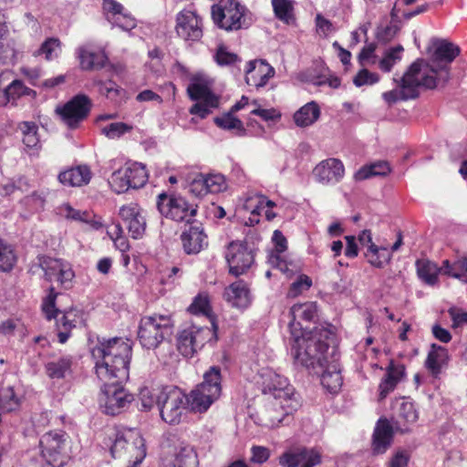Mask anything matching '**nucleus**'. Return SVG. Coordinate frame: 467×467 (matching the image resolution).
<instances>
[{"label":"nucleus","instance_id":"1","mask_svg":"<svg viewBox=\"0 0 467 467\" xmlns=\"http://www.w3.org/2000/svg\"><path fill=\"white\" fill-rule=\"evenodd\" d=\"M91 355L96 375L102 383L99 406L106 414H119L133 400L132 394L122 387L130 376L132 343L122 337L99 340Z\"/></svg>","mask_w":467,"mask_h":467},{"label":"nucleus","instance_id":"2","mask_svg":"<svg viewBox=\"0 0 467 467\" xmlns=\"http://www.w3.org/2000/svg\"><path fill=\"white\" fill-rule=\"evenodd\" d=\"M333 337L331 329L314 327L297 335L294 333L292 355L296 361L311 370L324 368L325 363L330 360L329 340Z\"/></svg>","mask_w":467,"mask_h":467},{"label":"nucleus","instance_id":"3","mask_svg":"<svg viewBox=\"0 0 467 467\" xmlns=\"http://www.w3.org/2000/svg\"><path fill=\"white\" fill-rule=\"evenodd\" d=\"M115 459L127 462V467H136L146 456V446L136 429L111 430L105 442Z\"/></svg>","mask_w":467,"mask_h":467},{"label":"nucleus","instance_id":"4","mask_svg":"<svg viewBox=\"0 0 467 467\" xmlns=\"http://www.w3.org/2000/svg\"><path fill=\"white\" fill-rule=\"evenodd\" d=\"M432 53L430 63L423 65L422 60H417L420 65V72L431 75L434 80V88L439 84H445L450 79L451 62L460 55V47L445 39L432 41Z\"/></svg>","mask_w":467,"mask_h":467},{"label":"nucleus","instance_id":"5","mask_svg":"<svg viewBox=\"0 0 467 467\" xmlns=\"http://www.w3.org/2000/svg\"><path fill=\"white\" fill-rule=\"evenodd\" d=\"M212 18L219 28L225 31H237L248 28L252 15L238 0H220L212 6Z\"/></svg>","mask_w":467,"mask_h":467},{"label":"nucleus","instance_id":"6","mask_svg":"<svg viewBox=\"0 0 467 467\" xmlns=\"http://www.w3.org/2000/svg\"><path fill=\"white\" fill-rule=\"evenodd\" d=\"M399 87L400 89H392L382 94L388 105L390 106L399 100L417 98L420 88H434V80L431 75L420 72V63L414 62L400 78Z\"/></svg>","mask_w":467,"mask_h":467},{"label":"nucleus","instance_id":"7","mask_svg":"<svg viewBox=\"0 0 467 467\" xmlns=\"http://www.w3.org/2000/svg\"><path fill=\"white\" fill-rule=\"evenodd\" d=\"M258 376L257 383L264 394L272 396L275 400H284L288 412L297 410L299 401L287 378L270 368H263Z\"/></svg>","mask_w":467,"mask_h":467},{"label":"nucleus","instance_id":"8","mask_svg":"<svg viewBox=\"0 0 467 467\" xmlns=\"http://www.w3.org/2000/svg\"><path fill=\"white\" fill-rule=\"evenodd\" d=\"M174 321L171 315H152L140 319L138 338L141 346L151 349L173 334Z\"/></svg>","mask_w":467,"mask_h":467},{"label":"nucleus","instance_id":"9","mask_svg":"<svg viewBox=\"0 0 467 467\" xmlns=\"http://www.w3.org/2000/svg\"><path fill=\"white\" fill-rule=\"evenodd\" d=\"M59 293L53 286L48 288L47 295L43 298L41 309L47 320L57 319V337L60 343H65L70 337V331L76 327L80 319L79 311L75 308L60 311L56 306V299Z\"/></svg>","mask_w":467,"mask_h":467},{"label":"nucleus","instance_id":"10","mask_svg":"<svg viewBox=\"0 0 467 467\" xmlns=\"http://www.w3.org/2000/svg\"><path fill=\"white\" fill-rule=\"evenodd\" d=\"M157 208L165 217L176 222L191 223L197 213V206L181 195L161 193L158 196Z\"/></svg>","mask_w":467,"mask_h":467},{"label":"nucleus","instance_id":"11","mask_svg":"<svg viewBox=\"0 0 467 467\" xmlns=\"http://www.w3.org/2000/svg\"><path fill=\"white\" fill-rule=\"evenodd\" d=\"M185 395L177 388L163 389L159 392L157 406L161 419L169 424L181 421L186 407Z\"/></svg>","mask_w":467,"mask_h":467},{"label":"nucleus","instance_id":"12","mask_svg":"<svg viewBox=\"0 0 467 467\" xmlns=\"http://www.w3.org/2000/svg\"><path fill=\"white\" fill-rule=\"evenodd\" d=\"M68 435L64 431H52L45 433L39 441L41 453L47 463L62 465L66 455Z\"/></svg>","mask_w":467,"mask_h":467},{"label":"nucleus","instance_id":"13","mask_svg":"<svg viewBox=\"0 0 467 467\" xmlns=\"http://www.w3.org/2000/svg\"><path fill=\"white\" fill-rule=\"evenodd\" d=\"M37 260L47 281H57L63 289L73 286L75 273L69 263L47 256H39Z\"/></svg>","mask_w":467,"mask_h":467},{"label":"nucleus","instance_id":"14","mask_svg":"<svg viewBox=\"0 0 467 467\" xmlns=\"http://www.w3.org/2000/svg\"><path fill=\"white\" fill-rule=\"evenodd\" d=\"M230 274L239 276L245 274L254 265V254L246 243L232 242L225 252Z\"/></svg>","mask_w":467,"mask_h":467},{"label":"nucleus","instance_id":"15","mask_svg":"<svg viewBox=\"0 0 467 467\" xmlns=\"http://www.w3.org/2000/svg\"><path fill=\"white\" fill-rule=\"evenodd\" d=\"M209 336L210 330L208 327L195 325L186 326L178 334V350L184 357H192L198 349L204 346Z\"/></svg>","mask_w":467,"mask_h":467},{"label":"nucleus","instance_id":"16","mask_svg":"<svg viewBox=\"0 0 467 467\" xmlns=\"http://www.w3.org/2000/svg\"><path fill=\"white\" fill-rule=\"evenodd\" d=\"M192 100H197L190 109V113L205 119L213 109L219 106V97L204 84L195 82L189 85L187 88Z\"/></svg>","mask_w":467,"mask_h":467},{"label":"nucleus","instance_id":"17","mask_svg":"<svg viewBox=\"0 0 467 467\" xmlns=\"http://www.w3.org/2000/svg\"><path fill=\"white\" fill-rule=\"evenodd\" d=\"M91 109V100L86 95H77L62 107H57L56 112L70 128H76L85 119Z\"/></svg>","mask_w":467,"mask_h":467},{"label":"nucleus","instance_id":"18","mask_svg":"<svg viewBox=\"0 0 467 467\" xmlns=\"http://www.w3.org/2000/svg\"><path fill=\"white\" fill-rule=\"evenodd\" d=\"M175 30L186 43L197 42L202 37V19L195 12L184 9L176 16Z\"/></svg>","mask_w":467,"mask_h":467},{"label":"nucleus","instance_id":"19","mask_svg":"<svg viewBox=\"0 0 467 467\" xmlns=\"http://www.w3.org/2000/svg\"><path fill=\"white\" fill-rule=\"evenodd\" d=\"M119 215L133 239H140L144 235L147 225L144 211L137 203L123 205Z\"/></svg>","mask_w":467,"mask_h":467},{"label":"nucleus","instance_id":"20","mask_svg":"<svg viewBox=\"0 0 467 467\" xmlns=\"http://www.w3.org/2000/svg\"><path fill=\"white\" fill-rule=\"evenodd\" d=\"M338 360L339 357L336 349L332 348L330 360L325 363L324 368L312 370L314 373L320 375L321 384L331 393L337 392L343 382Z\"/></svg>","mask_w":467,"mask_h":467},{"label":"nucleus","instance_id":"21","mask_svg":"<svg viewBox=\"0 0 467 467\" xmlns=\"http://www.w3.org/2000/svg\"><path fill=\"white\" fill-rule=\"evenodd\" d=\"M345 175L343 162L337 158H328L320 161L313 170V176L317 182L322 184H336Z\"/></svg>","mask_w":467,"mask_h":467},{"label":"nucleus","instance_id":"22","mask_svg":"<svg viewBox=\"0 0 467 467\" xmlns=\"http://www.w3.org/2000/svg\"><path fill=\"white\" fill-rule=\"evenodd\" d=\"M320 462V453L314 449L307 448L286 451L279 458V464L282 467H314Z\"/></svg>","mask_w":467,"mask_h":467},{"label":"nucleus","instance_id":"23","mask_svg":"<svg viewBox=\"0 0 467 467\" xmlns=\"http://www.w3.org/2000/svg\"><path fill=\"white\" fill-rule=\"evenodd\" d=\"M274 75L275 68L265 60L256 59L247 63L245 81L250 87L263 88Z\"/></svg>","mask_w":467,"mask_h":467},{"label":"nucleus","instance_id":"24","mask_svg":"<svg viewBox=\"0 0 467 467\" xmlns=\"http://www.w3.org/2000/svg\"><path fill=\"white\" fill-rule=\"evenodd\" d=\"M103 9L107 20L124 31L136 27V20L130 14L124 11L123 5L116 0H103Z\"/></svg>","mask_w":467,"mask_h":467},{"label":"nucleus","instance_id":"25","mask_svg":"<svg viewBox=\"0 0 467 467\" xmlns=\"http://www.w3.org/2000/svg\"><path fill=\"white\" fill-rule=\"evenodd\" d=\"M187 254H197L208 245L207 235L201 223L192 224L181 235Z\"/></svg>","mask_w":467,"mask_h":467},{"label":"nucleus","instance_id":"26","mask_svg":"<svg viewBox=\"0 0 467 467\" xmlns=\"http://www.w3.org/2000/svg\"><path fill=\"white\" fill-rule=\"evenodd\" d=\"M290 315L292 317V320L289 323V327L293 337L294 333L301 335L304 330L307 331L306 328L302 327L300 321H315L317 316V306L314 302L296 304L291 307Z\"/></svg>","mask_w":467,"mask_h":467},{"label":"nucleus","instance_id":"27","mask_svg":"<svg viewBox=\"0 0 467 467\" xmlns=\"http://www.w3.org/2000/svg\"><path fill=\"white\" fill-rule=\"evenodd\" d=\"M223 297L233 307L238 309L247 308L252 302L248 285L243 280H238L227 286Z\"/></svg>","mask_w":467,"mask_h":467},{"label":"nucleus","instance_id":"28","mask_svg":"<svg viewBox=\"0 0 467 467\" xmlns=\"http://www.w3.org/2000/svg\"><path fill=\"white\" fill-rule=\"evenodd\" d=\"M419 418L415 405L405 399L399 402L398 410L395 416V430L401 433L408 432L410 425L414 424Z\"/></svg>","mask_w":467,"mask_h":467},{"label":"nucleus","instance_id":"29","mask_svg":"<svg viewBox=\"0 0 467 467\" xmlns=\"http://www.w3.org/2000/svg\"><path fill=\"white\" fill-rule=\"evenodd\" d=\"M76 55L83 70L100 69L105 67L108 61V57L104 51L91 50L87 45L78 47Z\"/></svg>","mask_w":467,"mask_h":467},{"label":"nucleus","instance_id":"30","mask_svg":"<svg viewBox=\"0 0 467 467\" xmlns=\"http://www.w3.org/2000/svg\"><path fill=\"white\" fill-rule=\"evenodd\" d=\"M57 179L65 186L81 187L89 182L91 171L87 165H78L61 171Z\"/></svg>","mask_w":467,"mask_h":467},{"label":"nucleus","instance_id":"31","mask_svg":"<svg viewBox=\"0 0 467 467\" xmlns=\"http://www.w3.org/2000/svg\"><path fill=\"white\" fill-rule=\"evenodd\" d=\"M405 374V368L403 365L395 364L394 361H390L389 365L386 368L385 377L379 383V400H384L391 391H393L401 380Z\"/></svg>","mask_w":467,"mask_h":467},{"label":"nucleus","instance_id":"32","mask_svg":"<svg viewBox=\"0 0 467 467\" xmlns=\"http://www.w3.org/2000/svg\"><path fill=\"white\" fill-rule=\"evenodd\" d=\"M185 400L192 411L203 413L219 399L197 386L189 395H185Z\"/></svg>","mask_w":467,"mask_h":467},{"label":"nucleus","instance_id":"33","mask_svg":"<svg viewBox=\"0 0 467 467\" xmlns=\"http://www.w3.org/2000/svg\"><path fill=\"white\" fill-rule=\"evenodd\" d=\"M448 360L449 354L447 348L433 343L431 345L425 366L432 376L437 377L441 373V368L447 365Z\"/></svg>","mask_w":467,"mask_h":467},{"label":"nucleus","instance_id":"34","mask_svg":"<svg viewBox=\"0 0 467 467\" xmlns=\"http://www.w3.org/2000/svg\"><path fill=\"white\" fill-rule=\"evenodd\" d=\"M272 239L275 244V250L270 254L268 263L273 267L279 269L282 273L288 274V264L281 255V254L286 250L287 241L279 230H275L274 232Z\"/></svg>","mask_w":467,"mask_h":467},{"label":"nucleus","instance_id":"35","mask_svg":"<svg viewBox=\"0 0 467 467\" xmlns=\"http://www.w3.org/2000/svg\"><path fill=\"white\" fill-rule=\"evenodd\" d=\"M394 428L395 425L392 426L387 420L378 421L373 435V446L377 453L384 452L389 446Z\"/></svg>","mask_w":467,"mask_h":467},{"label":"nucleus","instance_id":"36","mask_svg":"<svg viewBox=\"0 0 467 467\" xmlns=\"http://www.w3.org/2000/svg\"><path fill=\"white\" fill-rule=\"evenodd\" d=\"M73 360L71 357L54 358L45 365L47 377L51 379H62L71 375Z\"/></svg>","mask_w":467,"mask_h":467},{"label":"nucleus","instance_id":"37","mask_svg":"<svg viewBox=\"0 0 467 467\" xmlns=\"http://www.w3.org/2000/svg\"><path fill=\"white\" fill-rule=\"evenodd\" d=\"M284 400H275L267 410L268 427L275 428L281 424H288L294 411L288 412Z\"/></svg>","mask_w":467,"mask_h":467},{"label":"nucleus","instance_id":"38","mask_svg":"<svg viewBox=\"0 0 467 467\" xmlns=\"http://www.w3.org/2000/svg\"><path fill=\"white\" fill-rule=\"evenodd\" d=\"M198 386L219 399L222 394L221 368L217 366L211 367L204 373L203 381Z\"/></svg>","mask_w":467,"mask_h":467},{"label":"nucleus","instance_id":"39","mask_svg":"<svg viewBox=\"0 0 467 467\" xmlns=\"http://www.w3.org/2000/svg\"><path fill=\"white\" fill-rule=\"evenodd\" d=\"M320 116V109L315 101L301 107L295 114L294 120L299 127H307L315 123Z\"/></svg>","mask_w":467,"mask_h":467},{"label":"nucleus","instance_id":"40","mask_svg":"<svg viewBox=\"0 0 467 467\" xmlns=\"http://www.w3.org/2000/svg\"><path fill=\"white\" fill-rule=\"evenodd\" d=\"M417 274L420 280L429 285H434L438 283V275L441 273V266L439 267L435 263L420 259L416 262Z\"/></svg>","mask_w":467,"mask_h":467},{"label":"nucleus","instance_id":"41","mask_svg":"<svg viewBox=\"0 0 467 467\" xmlns=\"http://www.w3.org/2000/svg\"><path fill=\"white\" fill-rule=\"evenodd\" d=\"M441 274L467 284V257L459 258L453 263L444 260L441 265Z\"/></svg>","mask_w":467,"mask_h":467},{"label":"nucleus","instance_id":"42","mask_svg":"<svg viewBox=\"0 0 467 467\" xmlns=\"http://www.w3.org/2000/svg\"><path fill=\"white\" fill-rule=\"evenodd\" d=\"M390 171L391 169L389 162L379 161L361 167L356 171L354 178L356 181H364L374 176H385L389 174Z\"/></svg>","mask_w":467,"mask_h":467},{"label":"nucleus","instance_id":"43","mask_svg":"<svg viewBox=\"0 0 467 467\" xmlns=\"http://www.w3.org/2000/svg\"><path fill=\"white\" fill-rule=\"evenodd\" d=\"M365 256L368 262L377 268H383L391 260V253L389 248L376 244H371L370 247L367 249Z\"/></svg>","mask_w":467,"mask_h":467},{"label":"nucleus","instance_id":"44","mask_svg":"<svg viewBox=\"0 0 467 467\" xmlns=\"http://www.w3.org/2000/svg\"><path fill=\"white\" fill-rule=\"evenodd\" d=\"M129 182L133 189L143 187L148 181V173L144 165L139 162L125 165Z\"/></svg>","mask_w":467,"mask_h":467},{"label":"nucleus","instance_id":"45","mask_svg":"<svg viewBox=\"0 0 467 467\" xmlns=\"http://www.w3.org/2000/svg\"><path fill=\"white\" fill-rule=\"evenodd\" d=\"M403 50L400 45L387 48L378 62L379 68L383 72L391 71L393 67L401 60Z\"/></svg>","mask_w":467,"mask_h":467},{"label":"nucleus","instance_id":"46","mask_svg":"<svg viewBox=\"0 0 467 467\" xmlns=\"http://www.w3.org/2000/svg\"><path fill=\"white\" fill-rule=\"evenodd\" d=\"M22 132V141L26 148L37 149L40 143L38 127L35 122L24 121L19 124Z\"/></svg>","mask_w":467,"mask_h":467},{"label":"nucleus","instance_id":"47","mask_svg":"<svg viewBox=\"0 0 467 467\" xmlns=\"http://www.w3.org/2000/svg\"><path fill=\"white\" fill-rule=\"evenodd\" d=\"M93 85L99 88V92L101 95L106 96L109 99L116 103L120 101L124 94V90L111 80L103 81L101 79L95 78L93 80Z\"/></svg>","mask_w":467,"mask_h":467},{"label":"nucleus","instance_id":"48","mask_svg":"<svg viewBox=\"0 0 467 467\" xmlns=\"http://www.w3.org/2000/svg\"><path fill=\"white\" fill-rule=\"evenodd\" d=\"M4 94L7 101H15L22 96H35L36 92L24 85L21 80H13L5 89Z\"/></svg>","mask_w":467,"mask_h":467},{"label":"nucleus","instance_id":"49","mask_svg":"<svg viewBox=\"0 0 467 467\" xmlns=\"http://www.w3.org/2000/svg\"><path fill=\"white\" fill-rule=\"evenodd\" d=\"M16 263V255L13 247L0 239V271L8 272Z\"/></svg>","mask_w":467,"mask_h":467},{"label":"nucleus","instance_id":"50","mask_svg":"<svg viewBox=\"0 0 467 467\" xmlns=\"http://www.w3.org/2000/svg\"><path fill=\"white\" fill-rule=\"evenodd\" d=\"M234 112L230 110L228 113L223 114L221 117H216L214 119L215 124L228 130H235L238 135L244 133V128L243 122L234 116Z\"/></svg>","mask_w":467,"mask_h":467},{"label":"nucleus","instance_id":"51","mask_svg":"<svg viewBox=\"0 0 467 467\" xmlns=\"http://www.w3.org/2000/svg\"><path fill=\"white\" fill-rule=\"evenodd\" d=\"M272 5L279 20L286 24L294 21V7L291 0H272Z\"/></svg>","mask_w":467,"mask_h":467},{"label":"nucleus","instance_id":"52","mask_svg":"<svg viewBox=\"0 0 467 467\" xmlns=\"http://www.w3.org/2000/svg\"><path fill=\"white\" fill-rule=\"evenodd\" d=\"M19 407V398L12 387H3L0 390V409L5 412L16 410Z\"/></svg>","mask_w":467,"mask_h":467},{"label":"nucleus","instance_id":"53","mask_svg":"<svg viewBox=\"0 0 467 467\" xmlns=\"http://www.w3.org/2000/svg\"><path fill=\"white\" fill-rule=\"evenodd\" d=\"M47 193L46 190L34 191L24 197L20 202L29 211L37 212L44 208Z\"/></svg>","mask_w":467,"mask_h":467},{"label":"nucleus","instance_id":"54","mask_svg":"<svg viewBox=\"0 0 467 467\" xmlns=\"http://www.w3.org/2000/svg\"><path fill=\"white\" fill-rule=\"evenodd\" d=\"M125 166L114 171L109 181L111 189L117 193H123L132 188L127 177Z\"/></svg>","mask_w":467,"mask_h":467},{"label":"nucleus","instance_id":"55","mask_svg":"<svg viewBox=\"0 0 467 467\" xmlns=\"http://www.w3.org/2000/svg\"><path fill=\"white\" fill-rule=\"evenodd\" d=\"M61 47H60V41L57 38L50 37L47 38L39 47L38 50H36L34 55L35 56H40L44 55L45 58L47 60H52L58 57L60 54Z\"/></svg>","mask_w":467,"mask_h":467},{"label":"nucleus","instance_id":"56","mask_svg":"<svg viewBox=\"0 0 467 467\" xmlns=\"http://www.w3.org/2000/svg\"><path fill=\"white\" fill-rule=\"evenodd\" d=\"M215 62L221 66H233L240 62V57L234 52H230L224 45H220L213 55Z\"/></svg>","mask_w":467,"mask_h":467},{"label":"nucleus","instance_id":"57","mask_svg":"<svg viewBox=\"0 0 467 467\" xmlns=\"http://www.w3.org/2000/svg\"><path fill=\"white\" fill-rule=\"evenodd\" d=\"M197 455L192 448L182 449L175 457V467H197Z\"/></svg>","mask_w":467,"mask_h":467},{"label":"nucleus","instance_id":"58","mask_svg":"<svg viewBox=\"0 0 467 467\" xmlns=\"http://www.w3.org/2000/svg\"><path fill=\"white\" fill-rule=\"evenodd\" d=\"M209 193H219L227 188L225 178L221 173H204Z\"/></svg>","mask_w":467,"mask_h":467},{"label":"nucleus","instance_id":"59","mask_svg":"<svg viewBox=\"0 0 467 467\" xmlns=\"http://www.w3.org/2000/svg\"><path fill=\"white\" fill-rule=\"evenodd\" d=\"M29 188L30 185L28 180L24 177H20L16 181H11L3 184L0 188V194L8 196L15 193L16 191L21 192H27Z\"/></svg>","mask_w":467,"mask_h":467},{"label":"nucleus","instance_id":"60","mask_svg":"<svg viewBox=\"0 0 467 467\" xmlns=\"http://www.w3.org/2000/svg\"><path fill=\"white\" fill-rule=\"evenodd\" d=\"M60 213L67 219L89 223L92 221V214L87 211L76 210L69 204H64Z\"/></svg>","mask_w":467,"mask_h":467},{"label":"nucleus","instance_id":"61","mask_svg":"<svg viewBox=\"0 0 467 467\" xmlns=\"http://www.w3.org/2000/svg\"><path fill=\"white\" fill-rule=\"evenodd\" d=\"M312 285V280L306 275H300L296 281H294L287 292V296L296 297L304 291L308 290Z\"/></svg>","mask_w":467,"mask_h":467},{"label":"nucleus","instance_id":"62","mask_svg":"<svg viewBox=\"0 0 467 467\" xmlns=\"http://www.w3.org/2000/svg\"><path fill=\"white\" fill-rule=\"evenodd\" d=\"M109 234L114 240L115 246L122 253L129 250L130 244L128 240L122 236V227L119 223L112 225L109 230Z\"/></svg>","mask_w":467,"mask_h":467},{"label":"nucleus","instance_id":"63","mask_svg":"<svg viewBox=\"0 0 467 467\" xmlns=\"http://www.w3.org/2000/svg\"><path fill=\"white\" fill-rule=\"evenodd\" d=\"M132 127L123 122H114L105 126L102 133L109 139L119 138L126 132L131 130Z\"/></svg>","mask_w":467,"mask_h":467},{"label":"nucleus","instance_id":"64","mask_svg":"<svg viewBox=\"0 0 467 467\" xmlns=\"http://www.w3.org/2000/svg\"><path fill=\"white\" fill-rule=\"evenodd\" d=\"M189 310L193 314L209 315L211 306L208 296L204 294L198 295L189 306Z\"/></svg>","mask_w":467,"mask_h":467}]
</instances>
